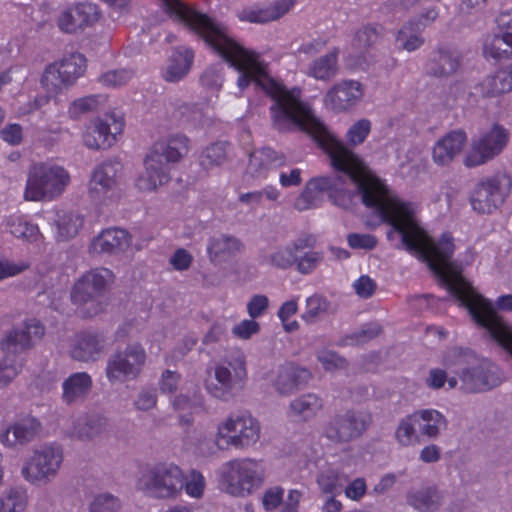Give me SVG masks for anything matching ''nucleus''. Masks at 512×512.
Listing matches in <instances>:
<instances>
[{
    "label": "nucleus",
    "mask_w": 512,
    "mask_h": 512,
    "mask_svg": "<svg viewBox=\"0 0 512 512\" xmlns=\"http://www.w3.org/2000/svg\"><path fill=\"white\" fill-rule=\"evenodd\" d=\"M208 45L240 72L237 80L240 90L254 82L271 97L272 124L278 131L299 129L308 133L329 157L331 166L342 173L338 177L321 176L309 180L294 202L295 209L305 211L316 207L322 192H328L334 202L344 208L360 195L367 207L374 209L382 221L391 225L388 238L394 233L400 234L402 245L409 253L425 261L429 267L435 265L441 252L442 237L433 241L428 236L419 225L416 206L400 199L371 173L362 159L300 101V89L288 90L272 79L260 56L244 48L227 31Z\"/></svg>",
    "instance_id": "obj_1"
},
{
    "label": "nucleus",
    "mask_w": 512,
    "mask_h": 512,
    "mask_svg": "<svg viewBox=\"0 0 512 512\" xmlns=\"http://www.w3.org/2000/svg\"><path fill=\"white\" fill-rule=\"evenodd\" d=\"M455 245L450 234L442 235L440 254L430 269L444 282L449 292L467 308L473 320L512 356V328L499 316L492 303L477 293L451 261Z\"/></svg>",
    "instance_id": "obj_2"
},
{
    "label": "nucleus",
    "mask_w": 512,
    "mask_h": 512,
    "mask_svg": "<svg viewBox=\"0 0 512 512\" xmlns=\"http://www.w3.org/2000/svg\"><path fill=\"white\" fill-rule=\"evenodd\" d=\"M45 328L40 321L30 319L10 330L0 342V388L8 385L20 372V353L40 341Z\"/></svg>",
    "instance_id": "obj_3"
},
{
    "label": "nucleus",
    "mask_w": 512,
    "mask_h": 512,
    "mask_svg": "<svg viewBox=\"0 0 512 512\" xmlns=\"http://www.w3.org/2000/svg\"><path fill=\"white\" fill-rule=\"evenodd\" d=\"M115 274L106 267L92 268L83 273L73 284L70 298L75 313L83 319L101 314L105 304L100 300L114 284Z\"/></svg>",
    "instance_id": "obj_4"
},
{
    "label": "nucleus",
    "mask_w": 512,
    "mask_h": 512,
    "mask_svg": "<svg viewBox=\"0 0 512 512\" xmlns=\"http://www.w3.org/2000/svg\"><path fill=\"white\" fill-rule=\"evenodd\" d=\"M71 175L62 165L54 161L32 164L27 173L24 199L35 202H50L58 199L69 187Z\"/></svg>",
    "instance_id": "obj_5"
},
{
    "label": "nucleus",
    "mask_w": 512,
    "mask_h": 512,
    "mask_svg": "<svg viewBox=\"0 0 512 512\" xmlns=\"http://www.w3.org/2000/svg\"><path fill=\"white\" fill-rule=\"evenodd\" d=\"M266 476L262 461L238 458L225 462L218 471L221 491L233 497H247L257 491Z\"/></svg>",
    "instance_id": "obj_6"
},
{
    "label": "nucleus",
    "mask_w": 512,
    "mask_h": 512,
    "mask_svg": "<svg viewBox=\"0 0 512 512\" xmlns=\"http://www.w3.org/2000/svg\"><path fill=\"white\" fill-rule=\"evenodd\" d=\"M261 424L250 413H231L216 426L214 445L218 450L247 449L258 443Z\"/></svg>",
    "instance_id": "obj_7"
},
{
    "label": "nucleus",
    "mask_w": 512,
    "mask_h": 512,
    "mask_svg": "<svg viewBox=\"0 0 512 512\" xmlns=\"http://www.w3.org/2000/svg\"><path fill=\"white\" fill-rule=\"evenodd\" d=\"M182 469L173 462L148 466L138 477L136 488L156 500H175L182 494Z\"/></svg>",
    "instance_id": "obj_8"
},
{
    "label": "nucleus",
    "mask_w": 512,
    "mask_h": 512,
    "mask_svg": "<svg viewBox=\"0 0 512 512\" xmlns=\"http://www.w3.org/2000/svg\"><path fill=\"white\" fill-rule=\"evenodd\" d=\"M247 378L246 357L241 350L230 352L215 366L214 376L206 381V390L214 398L229 400L233 391Z\"/></svg>",
    "instance_id": "obj_9"
},
{
    "label": "nucleus",
    "mask_w": 512,
    "mask_h": 512,
    "mask_svg": "<svg viewBox=\"0 0 512 512\" xmlns=\"http://www.w3.org/2000/svg\"><path fill=\"white\" fill-rule=\"evenodd\" d=\"M119 163L106 160L96 165L91 171L87 195L90 202L98 209L114 207L121 198L118 182Z\"/></svg>",
    "instance_id": "obj_10"
},
{
    "label": "nucleus",
    "mask_w": 512,
    "mask_h": 512,
    "mask_svg": "<svg viewBox=\"0 0 512 512\" xmlns=\"http://www.w3.org/2000/svg\"><path fill=\"white\" fill-rule=\"evenodd\" d=\"M64 460L60 446L48 444L35 449L21 466L22 478L31 485H45L54 480Z\"/></svg>",
    "instance_id": "obj_11"
},
{
    "label": "nucleus",
    "mask_w": 512,
    "mask_h": 512,
    "mask_svg": "<svg viewBox=\"0 0 512 512\" xmlns=\"http://www.w3.org/2000/svg\"><path fill=\"white\" fill-rule=\"evenodd\" d=\"M512 189V176L496 172L483 177L470 195L472 209L479 214H490L505 202Z\"/></svg>",
    "instance_id": "obj_12"
},
{
    "label": "nucleus",
    "mask_w": 512,
    "mask_h": 512,
    "mask_svg": "<svg viewBox=\"0 0 512 512\" xmlns=\"http://www.w3.org/2000/svg\"><path fill=\"white\" fill-rule=\"evenodd\" d=\"M147 352L139 342L128 343L124 349L113 352L106 363L105 374L112 384L137 379L142 373Z\"/></svg>",
    "instance_id": "obj_13"
},
{
    "label": "nucleus",
    "mask_w": 512,
    "mask_h": 512,
    "mask_svg": "<svg viewBox=\"0 0 512 512\" xmlns=\"http://www.w3.org/2000/svg\"><path fill=\"white\" fill-rule=\"evenodd\" d=\"M86 70V58L78 52L63 56L46 66L42 86L51 93H58L72 86Z\"/></svg>",
    "instance_id": "obj_14"
},
{
    "label": "nucleus",
    "mask_w": 512,
    "mask_h": 512,
    "mask_svg": "<svg viewBox=\"0 0 512 512\" xmlns=\"http://www.w3.org/2000/svg\"><path fill=\"white\" fill-rule=\"evenodd\" d=\"M161 7L176 21L184 25L190 31L199 35L207 44L223 34L226 28L189 6H186L179 0H160Z\"/></svg>",
    "instance_id": "obj_15"
},
{
    "label": "nucleus",
    "mask_w": 512,
    "mask_h": 512,
    "mask_svg": "<svg viewBox=\"0 0 512 512\" xmlns=\"http://www.w3.org/2000/svg\"><path fill=\"white\" fill-rule=\"evenodd\" d=\"M510 139V132L504 126L495 123L473 138L471 148L465 155L463 163L472 168L485 164L501 154Z\"/></svg>",
    "instance_id": "obj_16"
},
{
    "label": "nucleus",
    "mask_w": 512,
    "mask_h": 512,
    "mask_svg": "<svg viewBox=\"0 0 512 512\" xmlns=\"http://www.w3.org/2000/svg\"><path fill=\"white\" fill-rule=\"evenodd\" d=\"M124 119L120 113L110 112L93 119L83 132L82 139L88 149L100 150L113 146L123 132Z\"/></svg>",
    "instance_id": "obj_17"
},
{
    "label": "nucleus",
    "mask_w": 512,
    "mask_h": 512,
    "mask_svg": "<svg viewBox=\"0 0 512 512\" xmlns=\"http://www.w3.org/2000/svg\"><path fill=\"white\" fill-rule=\"evenodd\" d=\"M368 414L348 410L336 414L324 427L323 435L334 443H348L361 437L368 429Z\"/></svg>",
    "instance_id": "obj_18"
},
{
    "label": "nucleus",
    "mask_w": 512,
    "mask_h": 512,
    "mask_svg": "<svg viewBox=\"0 0 512 512\" xmlns=\"http://www.w3.org/2000/svg\"><path fill=\"white\" fill-rule=\"evenodd\" d=\"M364 94L365 88L359 81L342 80L326 92L324 104L333 112H348L362 101Z\"/></svg>",
    "instance_id": "obj_19"
},
{
    "label": "nucleus",
    "mask_w": 512,
    "mask_h": 512,
    "mask_svg": "<svg viewBox=\"0 0 512 512\" xmlns=\"http://www.w3.org/2000/svg\"><path fill=\"white\" fill-rule=\"evenodd\" d=\"M461 388L466 392H482L500 384L497 367L487 360L472 362L459 372Z\"/></svg>",
    "instance_id": "obj_20"
},
{
    "label": "nucleus",
    "mask_w": 512,
    "mask_h": 512,
    "mask_svg": "<svg viewBox=\"0 0 512 512\" xmlns=\"http://www.w3.org/2000/svg\"><path fill=\"white\" fill-rule=\"evenodd\" d=\"M106 350V339L102 333L83 331L75 334L69 344L70 357L81 363H95Z\"/></svg>",
    "instance_id": "obj_21"
},
{
    "label": "nucleus",
    "mask_w": 512,
    "mask_h": 512,
    "mask_svg": "<svg viewBox=\"0 0 512 512\" xmlns=\"http://www.w3.org/2000/svg\"><path fill=\"white\" fill-rule=\"evenodd\" d=\"M101 17L97 5L84 2L71 6L61 12L57 25L62 32L74 34L96 24Z\"/></svg>",
    "instance_id": "obj_22"
},
{
    "label": "nucleus",
    "mask_w": 512,
    "mask_h": 512,
    "mask_svg": "<svg viewBox=\"0 0 512 512\" xmlns=\"http://www.w3.org/2000/svg\"><path fill=\"white\" fill-rule=\"evenodd\" d=\"M40 421L31 415H25L11 422L0 432V443L8 448L25 446L41 432Z\"/></svg>",
    "instance_id": "obj_23"
},
{
    "label": "nucleus",
    "mask_w": 512,
    "mask_h": 512,
    "mask_svg": "<svg viewBox=\"0 0 512 512\" xmlns=\"http://www.w3.org/2000/svg\"><path fill=\"white\" fill-rule=\"evenodd\" d=\"M170 180L169 166L157 154L149 153L144 159V170L135 179V187L141 192H156Z\"/></svg>",
    "instance_id": "obj_24"
},
{
    "label": "nucleus",
    "mask_w": 512,
    "mask_h": 512,
    "mask_svg": "<svg viewBox=\"0 0 512 512\" xmlns=\"http://www.w3.org/2000/svg\"><path fill=\"white\" fill-rule=\"evenodd\" d=\"M130 236L126 230L107 228L96 235L89 244V253L93 255L118 254L130 245Z\"/></svg>",
    "instance_id": "obj_25"
},
{
    "label": "nucleus",
    "mask_w": 512,
    "mask_h": 512,
    "mask_svg": "<svg viewBox=\"0 0 512 512\" xmlns=\"http://www.w3.org/2000/svg\"><path fill=\"white\" fill-rule=\"evenodd\" d=\"M483 53L485 57L496 60L512 55V14L500 19L499 30L486 38Z\"/></svg>",
    "instance_id": "obj_26"
},
{
    "label": "nucleus",
    "mask_w": 512,
    "mask_h": 512,
    "mask_svg": "<svg viewBox=\"0 0 512 512\" xmlns=\"http://www.w3.org/2000/svg\"><path fill=\"white\" fill-rule=\"evenodd\" d=\"M467 143V134L458 129L442 136L432 148V159L440 166L449 165L463 150Z\"/></svg>",
    "instance_id": "obj_27"
},
{
    "label": "nucleus",
    "mask_w": 512,
    "mask_h": 512,
    "mask_svg": "<svg viewBox=\"0 0 512 512\" xmlns=\"http://www.w3.org/2000/svg\"><path fill=\"white\" fill-rule=\"evenodd\" d=\"M190 151L189 138L181 133L170 134L157 141L151 154H157L165 164L180 162Z\"/></svg>",
    "instance_id": "obj_28"
},
{
    "label": "nucleus",
    "mask_w": 512,
    "mask_h": 512,
    "mask_svg": "<svg viewBox=\"0 0 512 512\" xmlns=\"http://www.w3.org/2000/svg\"><path fill=\"white\" fill-rule=\"evenodd\" d=\"M85 215L74 209L56 211L53 219L55 238L58 242L74 239L85 225Z\"/></svg>",
    "instance_id": "obj_29"
},
{
    "label": "nucleus",
    "mask_w": 512,
    "mask_h": 512,
    "mask_svg": "<svg viewBox=\"0 0 512 512\" xmlns=\"http://www.w3.org/2000/svg\"><path fill=\"white\" fill-rule=\"evenodd\" d=\"M243 247V243L237 237L219 234L209 238L206 250L210 262L217 265L236 256Z\"/></svg>",
    "instance_id": "obj_30"
},
{
    "label": "nucleus",
    "mask_w": 512,
    "mask_h": 512,
    "mask_svg": "<svg viewBox=\"0 0 512 512\" xmlns=\"http://www.w3.org/2000/svg\"><path fill=\"white\" fill-rule=\"evenodd\" d=\"M93 387V380L87 372H75L62 382L61 399L66 405L85 401Z\"/></svg>",
    "instance_id": "obj_31"
},
{
    "label": "nucleus",
    "mask_w": 512,
    "mask_h": 512,
    "mask_svg": "<svg viewBox=\"0 0 512 512\" xmlns=\"http://www.w3.org/2000/svg\"><path fill=\"white\" fill-rule=\"evenodd\" d=\"M324 399L317 393L308 392L294 398L288 407V416L296 421L308 422L323 409Z\"/></svg>",
    "instance_id": "obj_32"
},
{
    "label": "nucleus",
    "mask_w": 512,
    "mask_h": 512,
    "mask_svg": "<svg viewBox=\"0 0 512 512\" xmlns=\"http://www.w3.org/2000/svg\"><path fill=\"white\" fill-rule=\"evenodd\" d=\"M286 164V157L270 148L254 151L247 170L254 178H266L270 171Z\"/></svg>",
    "instance_id": "obj_33"
},
{
    "label": "nucleus",
    "mask_w": 512,
    "mask_h": 512,
    "mask_svg": "<svg viewBox=\"0 0 512 512\" xmlns=\"http://www.w3.org/2000/svg\"><path fill=\"white\" fill-rule=\"evenodd\" d=\"M421 436L436 439L447 428V419L436 409H420L414 411Z\"/></svg>",
    "instance_id": "obj_34"
},
{
    "label": "nucleus",
    "mask_w": 512,
    "mask_h": 512,
    "mask_svg": "<svg viewBox=\"0 0 512 512\" xmlns=\"http://www.w3.org/2000/svg\"><path fill=\"white\" fill-rule=\"evenodd\" d=\"M458 67V53L450 49L440 48L429 60L427 72L435 77L446 78L453 75Z\"/></svg>",
    "instance_id": "obj_35"
},
{
    "label": "nucleus",
    "mask_w": 512,
    "mask_h": 512,
    "mask_svg": "<svg viewBox=\"0 0 512 512\" xmlns=\"http://www.w3.org/2000/svg\"><path fill=\"white\" fill-rule=\"evenodd\" d=\"M301 245L302 241L296 239L286 245L277 246L263 256L262 263L280 270L290 269L295 264Z\"/></svg>",
    "instance_id": "obj_36"
},
{
    "label": "nucleus",
    "mask_w": 512,
    "mask_h": 512,
    "mask_svg": "<svg viewBox=\"0 0 512 512\" xmlns=\"http://www.w3.org/2000/svg\"><path fill=\"white\" fill-rule=\"evenodd\" d=\"M443 502L442 493L435 487H421L407 494V503L419 512H435Z\"/></svg>",
    "instance_id": "obj_37"
},
{
    "label": "nucleus",
    "mask_w": 512,
    "mask_h": 512,
    "mask_svg": "<svg viewBox=\"0 0 512 512\" xmlns=\"http://www.w3.org/2000/svg\"><path fill=\"white\" fill-rule=\"evenodd\" d=\"M339 49L333 48L326 54L311 61L306 74L316 80L330 81L338 72Z\"/></svg>",
    "instance_id": "obj_38"
},
{
    "label": "nucleus",
    "mask_w": 512,
    "mask_h": 512,
    "mask_svg": "<svg viewBox=\"0 0 512 512\" xmlns=\"http://www.w3.org/2000/svg\"><path fill=\"white\" fill-rule=\"evenodd\" d=\"M108 425L105 416L99 413H92L85 418H79L70 430V435L80 440H91L103 433Z\"/></svg>",
    "instance_id": "obj_39"
},
{
    "label": "nucleus",
    "mask_w": 512,
    "mask_h": 512,
    "mask_svg": "<svg viewBox=\"0 0 512 512\" xmlns=\"http://www.w3.org/2000/svg\"><path fill=\"white\" fill-rule=\"evenodd\" d=\"M193 61V53L189 49L175 51L169 58L162 71V77L167 82H178L189 72Z\"/></svg>",
    "instance_id": "obj_40"
},
{
    "label": "nucleus",
    "mask_w": 512,
    "mask_h": 512,
    "mask_svg": "<svg viewBox=\"0 0 512 512\" xmlns=\"http://www.w3.org/2000/svg\"><path fill=\"white\" fill-rule=\"evenodd\" d=\"M485 97H497L512 90V66L486 77L479 85Z\"/></svg>",
    "instance_id": "obj_41"
},
{
    "label": "nucleus",
    "mask_w": 512,
    "mask_h": 512,
    "mask_svg": "<svg viewBox=\"0 0 512 512\" xmlns=\"http://www.w3.org/2000/svg\"><path fill=\"white\" fill-rule=\"evenodd\" d=\"M394 437L401 447H412L420 444L422 436L419 432L414 412L406 415L399 421Z\"/></svg>",
    "instance_id": "obj_42"
},
{
    "label": "nucleus",
    "mask_w": 512,
    "mask_h": 512,
    "mask_svg": "<svg viewBox=\"0 0 512 512\" xmlns=\"http://www.w3.org/2000/svg\"><path fill=\"white\" fill-rule=\"evenodd\" d=\"M347 480L348 477L339 469L330 466L322 469L316 477L318 488L326 495L340 494Z\"/></svg>",
    "instance_id": "obj_43"
},
{
    "label": "nucleus",
    "mask_w": 512,
    "mask_h": 512,
    "mask_svg": "<svg viewBox=\"0 0 512 512\" xmlns=\"http://www.w3.org/2000/svg\"><path fill=\"white\" fill-rule=\"evenodd\" d=\"M173 408L179 412L181 423H192V414L203 406V396L196 390L191 395L179 394L172 401Z\"/></svg>",
    "instance_id": "obj_44"
},
{
    "label": "nucleus",
    "mask_w": 512,
    "mask_h": 512,
    "mask_svg": "<svg viewBox=\"0 0 512 512\" xmlns=\"http://www.w3.org/2000/svg\"><path fill=\"white\" fill-rule=\"evenodd\" d=\"M28 506L27 491L11 486L0 493V512H25Z\"/></svg>",
    "instance_id": "obj_45"
},
{
    "label": "nucleus",
    "mask_w": 512,
    "mask_h": 512,
    "mask_svg": "<svg viewBox=\"0 0 512 512\" xmlns=\"http://www.w3.org/2000/svg\"><path fill=\"white\" fill-rule=\"evenodd\" d=\"M422 30L419 24L414 23V20L405 23L396 36V43L399 48L408 52L419 49L425 41L421 34Z\"/></svg>",
    "instance_id": "obj_46"
},
{
    "label": "nucleus",
    "mask_w": 512,
    "mask_h": 512,
    "mask_svg": "<svg viewBox=\"0 0 512 512\" xmlns=\"http://www.w3.org/2000/svg\"><path fill=\"white\" fill-rule=\"evenodd\" d=\"M297 241H302L300 252L296 256L295 269L300 274L312 273L323 260V254L319 251L310 249L308 239L299 238Z\"/></svg>",
    "instance_id": "obj_47"
},
{
    "label": "nucleus",
    "mask_w": 512,
    "mask_h": 512,
    "mask_svg": "<svg viewBox=\"0 0 512 512\" xmlns=\"http://www.w3.org/2000/svg\"><path fill=\"white\" fill-rule=\"evenodd\" d=\"M475 361L476 357L470 350L459 347L448 349L442 358L443 365L447 369L456 372L458 375L463 368H467L468 365H471L472 362Z\"/></svg>",
    "instance_id": "obj_48"
},
{
    "label": "nucleus",
    "mask_w": 512,
    "mask_h": 512,
    "mask_svg": "<svg viewBox=\"0 0 512 512\" xmlns=\"http://www.w3.org/2000/svg\"><path fill=\"white\" fill-rule=\"evenodd\" d=\"M7 228L16 238L27 241H35L39 235L38 226L20 215H11L7 220Z\"/></svg>",
    "instance_id": "obj_49"
},
{
    "label": "nucleus",
    "mask_w": 512,
    "mask_h": 512,
    "mask_svg": "<svg viewBox=\"0 0 512 512\" xmlns=\"http://www.w3.org/2000/svg\"><path fill=\"white\" fill-rule=\"evenodd\" d=\"M182 492L193 499H201L206 489V479L204 475L196 469H191L184 473L182 470Z\"/></svg>",
    "instance_id": "obj_50"
},
{
    "label": "nucleus",
    "mask_w": 512,
    "mask_h": 512,
    "mask_svg": "<svg viewBox=\"0 0 512 512\" xmlns=\"http://www.w3.org/2000/svg\"><path fill=\"white\" fill-rule=\"evenodd\" d=\"M330 302L324 296L314 294L306 299L305 310L301 319L306 324H314L328 313Z\"/></svg>",
    "instance_id": "obj_51"
},
{
    "label": "nucleus",
    "mask_w": 512,
    "mask_h": 512,
    "mask_svg": "<svg viewBox=\"0 0 512 512\" xmlns=\"http://www.w3.org/2000/svg\"><path fill=\"white\" fill-rule=\"evenodd\" d=\"M227 159V145L215 142L206 147L200 155L199 163L204 170H210L222 165Z\"/></svg>",
    "instance_id": "obj_52"
},
{
    "label": "nucleus",
    "mask_w": 512,
    "mask_h": 512,
    "mask_svg": "<svg viewBox=\"0 0 512 512\" xmlns=\"http://www.w3.org/2000/svg\"><path fill=\"white\" fill-rule=\"evenodd\" d=\"M106 102L107 97L105 95L98 94L82 97L70 104L68 114L71 118L77 119L85 113L96 111L104 106Z\"/></svg>",
    "instance_id": "obj_53"
},
{
    "label": "nucleus",
    "mask_w": 512,
    "mask_h": 512,
    "mask_svg": "<svg viewBox=\"0 0 512 512\" xmlns=\"http://www.w3.org/2000/svg\"><path fill=\"white\" fill-rule=\"evenodd\" d=\"M173 118L186 127H197L202 124V112L195 106L187 103H175Z\"/></svg>",
    "instance_id": "obj_54"
},
{
    "label": "nucleus",
    "mask_w": 512,
    "mask_h": 512,
    "mask_svg": "<svg viewBox=\"0 0 512 512\" xmlns=\"http://www.w3.org/2000/svg\"><path fill=\"white\" fill-rule=\"evenodd\" d=\"M135 76L132 68L108 70L99 76V82L107 88H120L128 84Z\"/></svg>",
    "instance_id": "obj_55"
},
{
    "label": "nucleus",
    "mask_w": 512,
    "mask_h": 512,
    "mask_svg": "<svg viewBox=\"0 0 512 512\" xmlns=\"http://www.w3.org/2000/svg\"><path fill=\"white\" fill-rule=\"evenodd\" d=\"M89 512H127L122 501L111 493H99L89 504Z\"/></svg>",
    "instance_id": "obj_56"
},
{
    "label": "nucleus",
    "mask_w": 512,
    "mask_h": 512,
    "mask_svg": "<svg viewBox=\"0 0 512 512\" xmlns=\"http://www.w3.org/2000/svg\"><path fill=\"white\" fill-rule=\"evenodd\" d=\"M316 358L327 372H336L347 368V360L335 351L320 349L316 352Z\"/></svg>",
    "instance_id": "obj_57"
},
{
    "label": "nucleus",
    "mask_w": 512,
    "mask_h": 512,
    "mask_svg": "<svg viewBox=\"0 0 512 512\" xmlns=\"http://www.w3.org/2000/svg\"><path fill=\"white\" fill-rule=\"evenodd\" d=\"M448 384V389H454L458 385L456 377H448L447 372L441 368H432L425 378V385L433 390H439Z\"/></svg>",
    "instance_id": "obj_58"
},
{
    "label": "nucleus",
    "mask_w": 512,
    "mask_h": 512,
    "mask_svg": "<svg viewBox=\"0 0 512 512\" xmlns=\"http://www.w3.org/2000/svg\"><path fill=\"white\" fill-rule=\"evenodd\" d=\"M371 131V122L368 119L356 121L346 132V140L349 145L357 146L362 144Z\"/></svg>",
    "instance_id": "obj_59"
},
{
    "label": "nucleus",
    "mask_w": 512,
    "mask_h": 512,
    "mask_svg": "<svg viewBox=\"0 0 512 512\" xmlns=\"http://www.w3.org/2000/svg\"><path fill=\"white\" fill-rule=\"evenodd\" d=\"M237 16L239 20L243 22L257 24H264L270 22L266 6H261L258 4L243 7L241 10L238 11Z\"/></svg>",
    "instance_id": "obj_60"
},
{
    "label": "nucleus",
    "mask_w": 512,
    "mask_h": 512,
    "mask_svg": "<svg viewBox=\"0 0 512 512\" xmlns=\"http://www.w3.org/2000/svg\"><path fill=\"white\" fill-rule=\"evenodd\" d=\"M260 332V324L253 318L244 319L232 327V335L240 340H249Z\"/></svg>",
    "instance_id": "obj_61"
},
{
    "label": "nucleus",
    "mask_w": 512,
    "mask_h": 512,
    "mask_svg": "<svg viewBox=\"0 0 512 512\" xmlns=\"http://www.w3.org/2000/svg\"><path fill=\"white\" fill-rule=\"evenodd\" d=\"M290 371L291 369L288 368L287 364L278 369L277 376L274 380V387L280 394L286 395L296 390L295 382H293Z\"/></svg>",
    "instance_id": "obj_62"
},
{
    "label": "nucleus",
    "mask_w": 512,
    "mask_h": 512,
    "mask_svg": "<svg viewBox=\"0 0 512 512\" xmlns=\"http://www.w3.org/2000/svg\"><path fill=\"white\" fill-rule=\"evenodd\" d=\"M345 496L352 501H360L367 493V483L365 478L357 477L348 484L342 490Z\"/></svg>",
    "instance_id": "obj_63"
},
{
    "label": "nucleus",
    "mask_w": 512,
    "mask_h": 512,
    "mask_svg": "<svg viewBox=\"0 0 512 512\" xmlns=\"http://www.w3.org/2000/svg\"><path fill=\"white\" fill-rule=\"evenodd\" d=\"M180 375L176 371L164 370L159 378V390L163 394L174 393L179 385Z\"/></svg>",
    "instance_id": "obj_64"
}]
</instances>
